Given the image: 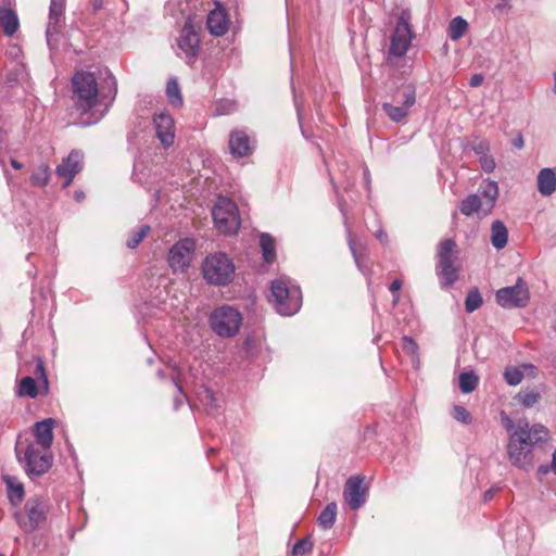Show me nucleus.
Instances as JSON below:
<instances>
[{
    "label": "nucleus",
    "mask_w": 556,
    "mask_h": 556,
    "mask_svg": "<svg viewBox=\"0 0 556 556\" xmlns=\"http://www.w3.org/2000/svg\"><path fill=\"white\" fill-rule=\"evenodd\" d=\"M0 556H3V555H0Z\"/></svg>",
    "instance_id": "nucleus-62"
},
{
    "label": "nucleus",
    "mask_w": 556,
    "mask_h": 556,
    "mask_svg": "<svg viewBox=\"0 0 556 556\" xmlns=\"http://www.w3.org/2000/svg\"><path fill=\"white\" fill-rule=\"evenodd\" d=\"M540 399V392L534 389L520 390L515 396V400L526 408L533 407L539 403Z\"/></svg>",
    "instance_id": "nucleus-29"
},
{
    "label": "nucleus",
    "mask_w": 556,
    "mask_h": 556,
    "mask_svg": "<svg viewBox=\"0 0 556 556\" xmlns=\"http://www.w3.org/2000/svg\"><path fill=\"white\" fill-rule=\"evenodd\" d=\"M51 177L50 167L47 164H40L30 176V182L36 187H45L49 184Z\"/></svg>",
    "instance_id": "nucleus-32"
},
{
    "label": "nucleus",
    "mask_w": 556,
    "mask_h": 556,
    "mask_svg": "<svg viewBox=\"0 0 556 556\" xmlns=\"http://www.w3.org/2000/svg\"><path fill=\"white\" fill-rule=\"evenodd\" d=\"M228 146L231 155L238 159L249 156L254 149L251 138L243 130H233Z\"/></svg>",
    "instance_id": "nucleus-20"
},
{
    "label": "nucleus",
    "mask_w": 556,
    "mask_h": 556,
    "mask_svg": "<svg viewBox=\"0 0 556 556\" xmlns=\"http://www.w3.org/2000/svg\"><path fill=\"white\" fill-rule=\"evenodd\" d=\"M513 144L514 147H516L517 149H521L525 144V141H523V138L521 135H519L518 137H516L513 141Z\"/></svg>",
    "instance_id": "nucleus-48"
},
{
    "label": "nucleus",
    "mask_w": 556,
    "mask_h": 556,
    "mask_svg": "<svg viewBox=\"0 0 556 556\" xmlns=\"http://www.w3.org/2000/svg\"><path fill=\"white\" fill-rule=\"evenodd\" d=\"M504 379L509 386H517L523 379V372L518 367H507L504 371Z\"/></svg>",
    "instance_id": "nucleus-38"
},
{
    "label": "nucleus",
    "mask_w": 556,
    "mask_h": 556,
    "mask_svg": "<svg viewBox=\"0 0 556 556\" xmlns=\"http://www.w3.org/2000/svg\"><path fill=\"white\" fill-rule=\"evenodd\" d=\"M538 190L544 195H552L556 191V169L555 168H543L538 175Z\"/></svg>",
    "instance_id": "nucleus-23"
},
{
    "label": "nucleus",
    "mask_w": 556,
    "mask_h": 556,
    "mask_svg": "<svg viewBox=\"0 0 556 556\" xmlns=\"http://www.w3.org/2000/svg\"><path fill=\"white\" fill-rule=\"evenodd\" d=\"M458 381L460 391L463 393H470L477 388L479 378L473 371H466L459 375Z\"/></svg>",
    "instance_id": "nucleus-33"
},
{
    "label": "nucleus",
    "mask_w": 556,
    "mask_h": 556,
    "mask_svg": "<svg viewBox=\"0 0 556 556\" xmlns=\"http://www.w3.org/2000/svg\"><path fill=\"white\" fill-rule=\"evenodd\" d=\"M194 253V242L185 238L176 242L168 252V265L175 273H184L190 266Z\"/></svg>",
    "instance_id": "nucleus-16"
},
{
    "label": "nucleus",
    "mask_w": 556,
    "mask_h": 556,
    "mask_svg": "<svg viewBox=\"0 0 556 556\" xmlns=\"http://www.w3.org/2000/svg\"><path fill=\"white\" fill-rule=\"evenodd\" d=\"M498 193L497 182L484 179L476 193L468 194L459 203V211L465 216L477 214L479 217H485L493 211Z\"/></svg>",
    "instance_id": "nucleus-4"
},
{
    "label": "nucleus",
    "mask_w": 556,
    "mask_h": 556,
    "mask_svg": "<svg viewBox=\"0 0 556 556\" xmlns=\"http://www.w3.org/2000/svg\"><path fill=\"white\" fill-rule=\"evenodd\" d=\"M376 238L381 241V242H386L387 241V233L382 230V229H379L377 232H376Z\"/></svg>",
    "instance_id": "nucleus-50"
},
{
    "label": "nucleus",
    "mask_w": 556,
    "mask_h": 556,
    "mask_svg": "<svg viewBox=\"0 0 556 556\" xmlns=\"http://www.w3.org/2000/svg\"><path fill=\"white\" fill-rule=\"evenodd\" d=\"M154 127L159 140L165 147H170L175 139V125L172 115L165 111L159 112L153 117Z\"/></svg>",
    "instance_id": "nucleus-19"
},
{
    "label": "nucleus",
    "mask_w": 556,
    "mask_h": 556,
    "mask_svg": "<svg viewBox=\"0 0 556 556\" xmlns=\"http://www.w3.org/2000/svg\"><path fill=\"white\" fill-rule=\"evenodd\" d=\"M166 96H167L169 102L174 106H181L182 105V102H184L182 94H181V91H180V87H179L178 80L175 77H170L167 80V84H166Z\"/></svg>",
    "instance_id": "nucleus-31"
},
{
    "label": "nucleus",
    "mask_w": 556,
    "mask_h": 556,
    "mask_svg": "<svg viewBox=\"0 0 556 556\" xmlns=\"http://www.w3.org/2000/svg\"><path fill=\"white\" fill-rule=\"evenodd\" d=\"M553 91L556 93V71L554 72V88Z\"/></svg>",
    "instance_id": "nucleus-58"
},
{
    "label": "nucleus",
    "mask_w": 556,
    "mask_h": 556,
    "mask_svg": "<svg viewBox=\"0 0 556 556\" xmlns=\"http://www.w3.org/2000/svg\"><path fill=\"white\" fill-rule=\"evenodd\" d=\"M508 241V230L505 224L496 219L491 225V243L494 249L502 250Z\"/></svg>",
    "instance_id": "nucleus-25"
},
{
    "label": "nucleus",
    "mask_w": 556,
    "mask_h": 556,
    "mask_svg": "<svg viewBox=\"0 0 556 556\" xmlns=\"http://www.w3.org/2000/svg\"><path fill=\"white\" fill-rule=\"evenodd\" d=\"M18 395L29 396L31 399H35L38 395V387L35 378L26 376L21 380L18 386Z\"/></svg>",
    "instance_id": "nucleus-34"
},
{
    "label": "nucleus",
    "mask_w": 556,
    "mask_h": 556,
    "mask_svg": "<svg viewBox=\"0 0 556 556\" xmlns=\"http://www.w3.org/2000/svg\"><path fill=\"white\" fill-rule=\"evenodd\" d=\"M502 421L509 433L506 446L508 460L518 469L531 470L538 450L549 440L548 429L541 424L530 425L527 419L514 421L507 415L502 416Z\"/></svg>",
    "instance_id": "nucleus-1"
},
{
    "label": "nucleus",
    "mask_w": 556,
    "mask_h": 556,
    "mask_svg": "<svg viewBox=\"0 0 556 556\" xmlns=\"http://www.w3.org/2000/svg\"><path fill=\"white\" fill-rule=\"evenodd\" d=\"M529 299V289L522 278H518L514 286L501 288L495 293L496 303L503 308L525 307Z\"/></svg>",
    "instance_id": "nucleus-12"
},
{
    "label": "nucleus",
    "mask_w": 556,
    "mask_h": 556,
    "mask_svg": "<svg viewBox=\"0 0 556 556\" xmlns=\"http://www.w3.org/2000/svg\"><path fill=\"white\" fill-rule=\"evenodd\" d=\"M216 228L223 233H236L240 228L237 204L227 197H219L212 210Z\"/></svg>",
    "instance_id": "nucleus-7"
},
{
    "label": "nucleus",
    "mask_w": 556,
    "mask_h": 556,
    "mask_svg": "<svg viewBox=\"0 0 556 556\" xmlns=\"http://www.w3.org/2000/svg\"><path fill=\"white\" fill-rule=\"evenodd\" d=\"M552 471L556 476V448L554 450L552 455Z\"/></svg>",
    "instance_id": "nucleus-52"
},
{
    "label": "nucleus",
    "mask_w": 556,
    "mask_h": 556,
    "mask_svg": "<svg viewBox=\"0 0 556 556\" xmlns=\"http://www.w3.org/2000/svg\"><path fill=\"white\" fill-rule=\"evenodd\" d=\"M458 251L456 242L453 239H444L438 248V275L441 278L442 288L453 286L460 270L457 264Z\"/></svg>",
    "instance_id": "nucleus-6"
},
{
    "label": "nucleus",
    "mask_w": 556,
    "mask_h": 556,
    "mask_svg": "<svg viewBox=\"0 0 556 556\" xmlns=\"http://www.w3.org/2000/svg\"><path fill=\"white\" fill-rule=\"evenodd\" d=\"M172 379H173V382L176 386L177 391H178V393L175 395V399H174L175 409H178L184 404V402L186 400V395L182 392L181 386L178 382V378L173 377Z\"/></svg>",
    "instance_id": "nucleus-42"
},
{
    "label": "nucleus",
    "mask_w": 556,
    "mask_h": 556,
    "mask_svg": "<svg viewBox=\"0 0 556 556\" xmlns=\"http://www.w3.org/2000/svg\"><path fill=\"white\" fill-rule=\"evenodd\" d=\"M2 480L7 486V493L9 502L13 506H17L24 497V485L18 481V479L11 475H2Z\"/></svg>",
    "instance_id": "nucleus-24"
},
{
    "label": "nucleus",
    "mask_w": 556,
    "mask_h": 556,
    "mask_svg": "<svg viewBox=\"0 0 556 556\" xmlns=\"http://www.w3.org/2000/svg\"><path fill=\"white\" fill-rule=\"evenodd\" d=\"M65 3L66 0L50 1L46 39L47 45L51 50L56 49L59 45V36L63 29L65 21Z\"/></svg>",
    "instance_id": "nucleus-13"
},
{
    "label": "nucleus",
    "mask_w": 556,
    "mask_h": 556,
    "mask_svg": "<svg viewBox=\"0 0 556 556\" xmlns=\"http://www.w3.org/2000/svg\"><path fill=\"white\" fill-rule=\"evenodd\" d=\"M235 270L232 260L223 252L207 255L202 264L203 278L207 283L216 287H225L231 283Z\"/></svg>",
    "instance_id": "nucleus-5"
},
{
    "label": "nucleus",
    "mask_w": 556,
    "mask_h": 556,
    "mask_svg": "<svg viewBox=\"0 0 556 556\" xmlns=\"http://www.w3.org/2000/svg\"><path fill=\"white\" fill-rule=\"evenodd\" d=\"M215 451H216V450H215L214 447H211V448L208 450V455H210V454L215 453Z\"/></svg>",
    "instance_id": "nucleus-60"
},
{
    "label": "nucleus",
    "mask_w": 556,
    "mask_h": 556,
    "mask_svg": "<svg viewBox=\"0 0 556 556\" xmlns=\"http://www.w3.org/2000/svg\"><path fill=\"white\" fill-rule=\"evenodd\" d=\"M159 376L163 377V371L162 370H159Z\"/></svg>",
    "instance_id": "nucleus-61"
},
{
    "label": "nucleus",
    "mask_w": 556,
    "mask_h": 556,
    "mask_svg": "<svg viewBox=\"0 0 556 556\" xmlns=\"http://www.w3.org/2000/svg\"><path fill=\"white\" fill-rule=\"evenodd\" d=\"M453 417L457 421H459L464 425H469L472 421V417H471L470 413L467 410V408H465L464 406H460V405H456L454 407Z\"/></svg>",
    "instance_id": "nucleus-41"
},
{
    "label": "nucleus",
    "mask_w": 556,
    "mask_h": 556,
    "mask_svg": "<svg viewBox=\"0 0 556 556\" xmlns=\"http://www.w3.org/2000/svg\"><path fill=\"white\" fill-rule=\"evenodd\" d=\"M402 349L406 354L410 355L414 361H418V345L412 338L403 337Z\"/></svg>",
    "instance_id": "nucleus-40"
},
{
    "label": "nucleus",
    "mask_w": 556,
    "mask_h": 556,
    "mask_svg": "<svg viewBox=\"0 0 556 556\" xmlns=\"http://www.w3.org/2000/svg\"><path fill=\"white\" fill-rule=\"evenodd\" d=\"M402 288V281L400 279H394L389 286V290L394 294L393 304H397L400 301V295L397 291Z\"/></svg>",
    "instance_id": "nucleus-44"
},
{
    "label": "nucleus",
    "mask_w": 556,
    "mask_h": 556,
    "mask_svg": "<svg viewBox=\"0 0 556 556\" xmlns=\"http://www.w3.org/2000/svg\"><path fill=\"white\" fill-rule=\"evenodd\" d=\"M83 160V153L80 151L73 150L65 159L62 160V163L56 166V175L64 178L63 188H67L73 182L74 177L81 170Z\"/></svg>",
    "instance_id": "nucleus-18"
},
{
    "label": "nucleus",
    "mask_w": 556,
    "mask_h": 556,
    "mask_svg": "<svg viewBox=\"0 0 556 556\" xmlns=\"http://www.w3.org/2000/svg\"><path fill=\"white\" fill-rule=\"evenodd\" d=\"M260 245L263 258L266 263H273L276 258L275 239L267 232L260 235Z\"/></svg>",
    "instance_id": "nucleus-27"
},
{
    "label": "nucleus",
    "mask_w": 556,
    "mask_h": 556,
    "mask_svg": "<svg viewBox=\"0 0 556 556\" xmlns=\"http://www.w3.org/2000/svg\"><path fill=\"white\" fill-rule=\"evenodd\" d=\"M207 396L213 400V393L210 390H206Z\"/></svg>",
    "instance_id": "nucleus-59"
},
{
    "label": "nucleus",
    "mask_w": 556,
    "mask_h": 556,
    "mask_svg": "<svg viewBox=\"0 0 556 556\" xmlns=\"http://www.w3.org/2000/svg\"><path fill=\"white\" fill-rule=\"evenodd\" d=\"M480 164H481L482 169L485 173H491L495 168L494 160L491 156L486 155V154L481 155Z\"/></svg>",
    "instance_id": "nucleus-43"
},
{
    "label": "nucleus",
    "mask_w": 556,
    "mask_h": 556,
    "mask_svg": "<svg viewBox=\"0 0 556 556\" xmlns=\"http://www.w3.org/2000/svg\"><path fill=\"white\" fill-rule=\"evenodd\" d=\"M200 42L199 33L195 30L191 20L188 18L177 39L178 49L185 55L188 64H192L197 60L201 49Z\"/></svg>",
    "instance_id": "nucleus-14"
},
{
    "label": "nucleus",
    "mask_w": 556,
    "mask_h": 556,
    "mask_svg": "<svg viewBox=\"0 0 556 556\" xmlns=\"http://www.w3.org/2000/svg\"><path fill=\"white\" fill-rule=\"evenodd\" d=\"M492 497H493V491L492 490H488L484 493V501L488 502V501L492 500Z\"/></svg>",
    "instance_id": "nucleus-56"
},
{
    "label": "nucleus",
    "mask_w": 556,
    "mask_h": 556,
    "mask_svg": "<svg viewBox=\"0 0 556 556\" xmlns=\"http://www.w3.org/2000/svg\"><path fill=\"white\" fill-rule=\"evenodd\" d=\"M485 150H486V148H485L483 144H480V146L476 149V152H477L478 154H480V153H481V154L483 155V154H485V153H484V151H485Z\"/></svg>",
    "instance_id": "nucleus-57"
},
{
    "label": "nucleus",
    "mask_w": 556,
    "mask_h": 556,
    "mask_svg": "<svg viewBox=\"0 0 556 556\" xmlns=\"http://www.w3.org/2000/svg\"><path fill=\"white\" fill-rule=\"evenodd\" d=\"M10 163L14 169H21L23 167V164L15 159H12Z\"/></svg>",
    "instance_id": "nucleus-53"
},
{
    "label": "nucleus",
    "mask_w": 556,
    "mask_h": 556,
    "mask_svg": "<svg viewBox=\"0 0 556 556\" xmlns=\"http://www.w3.org/2000/svg\"><path fill=\"white\" fill-rule=\"evenodd\" d=\"M468 29V23L462 16L454 17L448 25V37L452 40L460 39Z\"/></svg>",
    "instance_id": "nucleus-30"
},
{
    "label": "nucleus",
    "mask_w": 556,
    "mask_h": 556,
    "mask_svg": "<svg viewBox=\"0 0 556 556\" xmlns=\"http://www.w3.org/2000/svg\"><path fill=\"white\" fill-rule=\"evenodd\" d=\"M48 506L40 498H29L24 506V511L15 513V520L26 533L34 532L46 520Z\"/></svg>",
    "instance_id": "nucleus-9"
},
{
    "label": "nucleus",
    "mask_w": 556,
    "mask_h": 556,
    "mask_svg": "<svg viewBox=\"0 0 556 556\" xmlns=\"http://www.w3.org/2000/svg\"><path fill=\"white\" fill-rule=\"evenodd\" d=\"M50 448L29 444L24 453L25 471L28 476H41L52 466Z\"/></svg>",
    "instance_id": "nucleus-11"
},
{
    "label": "nucleus",
    "mask_w": 556,
    "mask_h": 556,
    "mask_svg": "<svg viewBox=\"0 0 556 556\" xmlns=\"http://www.w3.org/2000/svg\"><path fill=\"white\" fill-rule=\"evenodd\" d=\"M294 101H295V108H296L298 118H299V122H301V118H302L301 106H300V104L298 103L296 99H294Z\"/></svg>",
    "instance_id": "nucleus-54"
},
{
    "label": "nucleus",
    "mask_w": 556,
    "mask_h": 556,
    "mask_svg": "<svg viewBox=\"0 0 556 556\" xmlns=\"http://www.w3.org/2000/svg\"><path fill=\"white\" fill-rule=\"evenodd\" d=\"M241 323L240 312L229 305L217 307L210 316L211 328L219 337L229 338L237 334Z\"/></svg>",
    "instance_id": "nucleus-8"
},
{
    "label": "nucleus",
    "mask_w": 556,
    "mask_h": 556,
    "mask_svg": "<svg viewBox=\"0 0 556 556\" xmlns=\"http://www.w3.org/2000/svg\"><path fill=\"white\" fill-rule=\"evenodd\" d=\"M84 198H85L84 191H81V190L80 191H75V199L77 201H81Z\"/></svg>",
    "instance_id": "nucleus-55"
},
{
    "label": "nucleus",
    "mask_w": 556,
    "mask_h": 556,
    "mask_svg": "<svg viewBox=\"0 0 556 556\" xmlns=\"http://www.w3.org/2000/svg\"><path fill=\"white\" fill-rule=\"evenodd\" d=\"M483 303L482 295L478 288H471L465 300V309L467 313H473L477 311Z\"/></svg>",
    "instance_id": "nucleus-35"
},
{
    "label": "nucleus",
    "mask_w": 556,
    "mask_h": 556,
    "mask_svg": "<svg viewBox=\"0 0 556 556\" xmlns=\"http://www.w3.org/2000/svg\"><path fill=\"white\" fill-rule=\"evenodd\" d=\"M484 76L482 74H475L469 79V86L472 88L479 87L483 84Z\"/></svg>",
    "instance_id": "nucleus-45"
},
{
    "label": "nucleus",
    "mask_w": 556,
    "mask_h": 556,
    "mask_svg": "<svg viewBox=\"0 0 556 556\" xmlns=\"http://www.w3.org/2000/svg\"><path fill=\"white\" fill-rule=\"evenodd\" d=\"M73 101L81 113L91 111L99 104L106 108L117 93V81L108 71H78L72 77Z\"/></svg>",
    "instance_id": "nucleus-2"
},
{
    "label": "nucleus",
    "mask_w": 556,
    "mask_h": 556,
    "mask_svg": "<svg viewBox=\"0 0 556 556\" xmlns=\"http://www.w3.org/2000/svg\"><path fill=\"white\" fill-rule=\"evenodd\" d=\"M54 419L47 418L45 420L38 421L34 426V434L36 438L37 446H41L45 448H50L53 441V426Z\"/></svg>",
    "instance_id": "nucleus-22"
},
{
    "label": "nucleus",
    "mask_w": 556,
    "mask_h": 556,
    "mask_svg": "<svg viewBox=\"0 0 556 556\" xmlns=\"http://www.w3.org/2000/svg\"><path fill=\"white\" fill-rule=\"evenodd\" d=\"M337 519V504L331 502L327 504V506L323 509L320 515L318 516V525L323 529H330L334 525Z\"/></svg>",
    "instance_id": "nucleus-28"
},
{
    "label": "nucleus",
    "mask_w": 556,
    "mask_h": 556,
    "mask_svg": "<svg viewBox=\"0 0 556 556\" xmlns=\"http://www.w3.org/2000/svg\"><path fill=\"white\" fill-rule=\"evenodd\" d=\"M31 365L34 366L33 374L38 380L42 382L46 389H48V378L45 370L43 362L40 357H34Z\"/></svg>",
    "instance_id": "nucleus-39"
},
{
    "label": "nucleus",
    "mask_w": 556,
    "mask_h": 556,
    "mask_svg": "<svg viewBox=\"0 0 556 556\" xmlns=\"http://www.w3.org/2000/svg\"><path fill=\"white\" fill-rule=\"evenodd\" d=\"M549 471H552V464L551 465H541L539 468H538V473L540 476H545L547 475Z\"/></svg>",
    "instance_id": "nucleus-47"
},
{
    "label": "nucleus",
    "mask_w": 556,
    "mask_h": 556,
    "mask_svg": "<svg viewBox=\"0 0 556 556\" xmlns=\"http://www.w3.org/2000/svg\"><path fill=\"white\" fill-rule=\"evenodd\" d=\"M270 296L275 309L282 316H292L302 306L301 288L287 276L271 281Z\"/></svg>",
    "instance_id": "nucleus-3"
},
{
    "label": "nucleus",
    "mask_w": 556,
    "mask_h": 556,
    "mask_svg": "<svg viewBox=\"0 0 556 556\" xmlns=\"http://www.w3.org/2000/svg\"><path fill=\"white\" fill-rule=\"evenodd\" d=\"M364 478L361 476L350 477L343 490V497L351 509L357 510L366 503L367 489L363 485Z\"/></svg>",
    "instance_id": "nucleus-17"
},
{
    "label": "nucleus",
    "mask_w": 556,
    "mask_h": 556,
    "mask_svg": "<svg viewBox=\"0 0 556 556\" xmlns=\"http://www.w3.org/2000/svg\"><path fill=\"white\" fill-rule=\"evenodd\" d=\"M313 549V542L309 538L299 540L292 548V556H309Z\"/></svg>",
    "instance_id": "nucleus-36"
},
{
    "label": "nucleus",
    "mask_w": 556,
    "mask_h": 556,
    "mask_svg": "<svg viewBox=\"0 0 556 556\" xmlns=\"http://www.w3.org/2000/svg\"><path fill=\"white\" fill-rule=\"evenodd\" d=\"M0 24L7 36H12L18 29L20 23L16 13L8 8L0 7Z\"/></svg>",
    "instance_id": "nucleus-26"
},
{
    "label": "nucleus",
    "mask_w": 556,
    "mask_h": 556,
    "mask_svg": "<svg viewBox=\"0 0 556 556\" xmlns=\"http://www.w3.org/2000/svg\"><path fill=\"white\" fill-rule=\"evenodd\" d=\"M349 245H350L351 252H352V254H353V256H354V261H355V263H356L357 267H358L359 269H362V265H361L359 256H358V254H357V252H356V249H355L354 243H353V241H352V240H350Z\"/></svg>",
    "instance_id": "nucleus-46"
},
{
    "label": "nucleus",
    "mask_w": 556,
    "mask_h": 556,
    "mask_svg": "<svg viewBox=\"0 0 556 556\" xmlns=\"http://www.w3.org/2000/svg\"><path fill=\"white\" fill-rule=\"evenodd\" d=\"M103 7V1L102 0H92V10L94 12L99 11L100 9H102Z\"/></svg>",
    "instance_id": "nucleus-51"
},
{
    "label": "nucleus",
    "mask_w": 556,
    "mask_h": 556,
    "mask_svg": "<svg viewBox=\"0 0 556 556\" xmlns=\"http://www.w3.org/2000/svg\"><path fill=\"white\" fill-rule=\"evenodd\" d=\"M410 12L402 10L395 29L391 36L389 53L394 56H403L412 42Z\"/></svg>",
    "instance_id": "nucleus-10"
},
{
    "label": "nucleus",
    "mask_w": 556,
    "mask_h": 556,
    "mask_svg": "<svg viewBox=\"0 0 556 556\" xmlns=\"http://www.w3.org/2000/svg\"><path fill=\"white\" fill-rule=\"evenodd\" d=\"M399 96L403 98V105L384 102L382 110L387 116L395 123L403 121L407 115L409 109L416 103V88L414 85H403L399 88Z\"/></svg>",
    "instance_id": "nucleus-15"
},
{
    "label": "nucleus",
    "mask_w": 556,
    "mask_h": 556,
    "mask_svg": "<svg viewBox=\"0 0 556 556\" xmlns=\"http://www.w3.org/2000/svg\"><path fill=\"white\" fill-rule=\"evenodd\" d=\"M392 101L393 103L395 104H400V105H403V98L401 96H399V89L395 91V93L393 94L392 97Z\"/></svg>",
    "instance_id": "nucleus-49"
},
{
    "label": "nucleus",
    "mask_w": 556,
    "mask_h": 556,
    "mask_svg": "<svg viewBox=\"0 0 556 556\" xmlns=\"http://www.w3.org/2000/svg\"><path fill=\"white\" fill-rule=\"evenodd\" d=\"M150 231V226L143 225L136 232H134L128 240L126 241V245L129 249H136L141 241L147 237Z\"/></svg>",
    "instance_id": "nucleus-37"
},
{
    "label": "nucleus",
    "mask_w": 556,
    "mask_h": 556,
    "mask_svg": "<svg viewBox=\"0 0 556 556\" xmlns=\"http://www.w3.org/2000/svg\"><path fill=\"white\" fill-rule=\"evenodd\" d=\"M206 26L214 36H223L227 33L229 20L226 11L219 4L208 13Z\"/></svg>",
    "instance_id": "nucleus-21"
}]
</instances>
